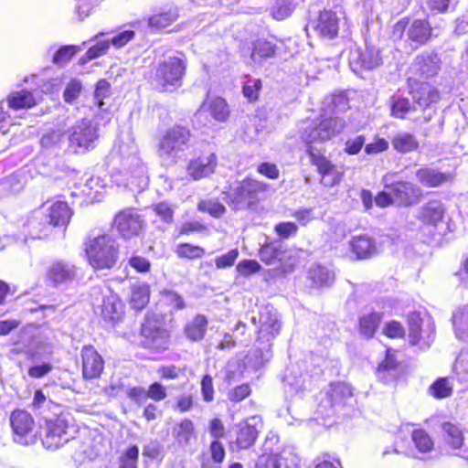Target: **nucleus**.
<instances>
[{
  "instance_id": "f257e3e1",
  "label": "nucleus",
  "mask_w": 468,
  "mask_h": 468,
  "mask_svg": "<svg viewBox=\"0 0 468 468\" xmlns=\"http://www.w3.org/2000/svg\"><path fill=\"white\" fill-rule=\"evenodd\" d=\"M346 122L339 117H329L313 121L301 133V139L308 145L307 154L313 165L317 167L321 175V183L330 187L339 184L344 176L341 166L334 165L324 155L314 153L312 144L323 143L340 133Z\"/></svg>"
},
{
  "instance_id": "f03ea898",
  "label": "nucleus",
  "mask_w": 468,
  "mask_h": 468,
  "mask_svg": "<svg viewBox=\"0 0 468 468\" xmlns=\"http://www.w3.org/2000/svg\"><path fill=\"white\" fill-rule=\"evenodd\" d=\"M40 424V439L48 450H57L69 442L76 431L72 417L62 410L44 415Z\"/></svg>"
},
{
  "instance_id": "7ed1b4c3",
  "label": "nucleus",
  "mask_w": 468,
  "mask_h": 468,
  "mask_svg": "<svg viewBox=\"0 0 468 468\" xmlns=\"http://www.w3.org/2000/svg\"><path fill=\"white\" fill-rule=\"evenodd\" d=\"M192 139L193 135L187 127L175 124L160 135L156 146L157 155L165 164L174 165L191 147Z\"/></svg>"
},
{
  "instance_id": "20e7f679",
  "label": "nucleus",
  "mask_w": 468,
  "mask_h": 468,
  "mask_svg": "<svg viewBox=\"0 0 468 468\" xmlns=\"http://www.w3.org/2000/svg\"><path fill=\"white\" fill-rule=\"evenodd\" d=\"M269 187L263 182L247 177L224 191L223 199L233 210L248 209L266 197Z\"/></svg>"
},
{
  "instance_id": "39448f33",
  "label": "nucleus",
  "mask_w": 468,
  "mask_h": 468,
  "mask_svg": "<svg viewBox=\"0 0 468 468\" xmlns=\"http://www.w3.org/2000/svg\"><path fill=\"white\" fill-rule=\"evenodd\" d=\"M86 255L90 266L96 270L112 269L118 258V245L110 235H100L85 243Z\"/></svg>"
},
{
  "instance_id": "423d86ee",
  "label": "nucleus",
  "mask_w": 468,
  "mask_h": 468,
  "mask_svg": "<svg viewBox=\"0 0 468 468\" xmlns=\"http://www.w3.org/2000/svg\"><path fill=\"white\" fill-rule=\"evenodd\" d=\"M98 139V125L91 120L81 119L77 121L68 131L66 151L71 154L86 153L95 147Z\"/></svg>"
},
{
  "instance_id": "0eeeda50",
  "label": "nucleus",
  "mask_w": 468,
  "mask_h": 468,
  "mask_svg": "<svg viewBox=\"0 0 468 468\" xmlns=\"http://www.w3.org/2000/svg\"><path fill=\"white\" fill-rule=\"evenodd\" d=\"M186 72V61L183 58L171 56L161 62L155 73V80L165 90L181 86Z\"/></svg>"
},
{
  "instance_id": "6e6552de",
  "label": "nucleus",
  "mask_w": 468,
  "mask_h": 468,
  "mask_svg": "<svg viewBox=\"0 0 468 468\" xmlns=\"http://www.w3.org/2000/svg\"><path fill=\"white\" fill-rule=\"evenodd\" d=\"M409 338L412 346L429 348L434 340L435 327L431 320L424 322L420 314L412 313L408 318Z\"/></svg>"
},
{
  "instance_id": "1a4fd4ad",
  "label": "nucleus",
  "mask_w": 468,
  "mask_h": 468,
  "mask_svg": "<svg viewBox=\"0 0 468 468\" xmlns=\"http://www.w3.org/2000/svg\"><path fill=\"white\" fill-rule=\"evenodd\" d=\"M251 322L254 324H260L258 341L271 346V342L280 334L282 326L276 310L271 306H265L260 312L259 318L253 316Z\"/></svg>"
},
{
  "instance_id": "9d476101",
  "label": "nucleus",
  "mask_w": 468,
  "mask_h": 468,
  "mask_svg": "<svg viewBox=\"0 0 468 468\" xmlns=\"http://www.w3.org/2000/svg\"><path fill=\"white\" fill-rule=\"evenodd\" d=\"M10 423L14 432V440L22 445L33 444L36 441L34 434L35 421L26 410H16L10 416Z\"/></svg>"
},
{
  "instance_id": "9b49d317",
  "label": "nucleus",
  "mask_w": 468,
  "mask_h": 468,
  "mask_svg": "<svg viewBox=\"0 0 468 468\" xmlns=\"http://www.w3.org/2000/svg\"><path fill=\"white\" fill-rule=\"evenodd\" d=\"M392 176L390 174L385 175L382 182L386 188L390 189L395 204L408 207L418 202L421 195L420 187L410 182L393 183Z\"/></svg>"
},
{
  "instance_id": "f8f14e48",
  "label": "nucleus",
  "mask_w": 468,
  "mask_h": 468,
  "mask_svg": "<svg viewBox=\"0 0 468 468\" xmlns=\"http://www.w3.org/2000/svg\"><path fill=\"white\" fill-rule=\"evenodd\" d=\"M381 63L379 50L374 47H367L364 50L356 48L349 53V64L356 72L361 69H373Z\"/></svg>"
},
{
  "instance_id": "ddd939ff",
  "label": "nucleus",
  "mask_w": 468,
  "mask_h": 468,
  "mask_svg": "<svg viewBox=\"0 0 468 468\" xmlns=\"http://www.w3.org/2000/svg\"><path fill=\"white\" fill-rule=\"evenodd\" d=\"M114 224L123 238L130 239L139 235L144 226V221L137 211L127 209L116 215Z\"/></svg>"
},
{
  "instance_id": "4468645a",
  "label": "nucleus",
  "mask_w": 468,
  "mask_h": 468,
  "mask_svg": "<svg viewBox=\"0 0 468 468\" xmlns=\"http://www.w3.org/2000/svg\"><path fill=\"white\" fill-rule=\"evenodd\" d=\"M218 157L214 153L192 158L186 165V174L194 181L207 177L215 172Z\"/></svg>"
},
{
  "instance_id": "2eb2a0df",
  "label": "nucleus",
  "mask_w": 468,
  "mask_h": 468,
  "mask_svg": "<svg viewBox=\"0 0 468 468\" xmlns=\"http://www.w3.org/2000/svg\"><path fill=\"white\" fill-rule=\"evenodd\" d=\"M82 377L84 379L98 378L104 368L102 356L92 346H85L81 349Z\"/></svg>"
},
{
  "instance_id": "dca6fc26",
  "label": "nucleus",
  "mask_w": 468,
  "mask_h": 468,
  "mask_svg": "<svg viewBox=\"0 0 468 468\" xmlns=\"http://www.w3.org/2000/svg\"><path fill=\"white\" fill-rule=\"evenodd\" d=\"M142 335L145 339L144 345L149 348L160 350L167 347L168 333L156 321L146 319L142 326Z\"/></svg>"
},
{
  "instance_id": "f3484780",
  "label": "nucleus",
  "mask_w": 468,
  "mask_h": 468,
  "mask_svg": "<svg viewBox=\"0 0 468 468\" xmlns=\"http://www.w3.org/2000/svg\"><path fill=\"white\" fill-rule=\"evenodd\" d=\"M410 93L414 101L413 111L425 110L440 98L438 90L428 82H421L417 84L415 88L412 87Z\"/></svg>"
},
{
  "instance_id": "a211bd4d",
  "label": "nucleus",
  "mask_w": 468,
  "mask_h": 468,
  "mask_svg": "<svg viewBox=\"0 0 468 468\" xmlns=\"http://www.w3.org/2000/svg\"><path fill=\"white\" fill-rule=\"evenodd\" d=\"M441 65V58L433 52H424L416 57L412 69L420 78L428 79L435 76Z\"/></svg>"
},
{
  "instance_id": "6ab92c4d",
  "label": "nucleus",
  "mask_w": 468,
  "mask_h": 468,
  "mask_svg": "<svg viewBox=\"0 0 468 468\" xmlns=\"http://www.w3.org/2000/svg\"><path fill=\"white\" fill-rule=\"evenodd\" d=\"M260 422L257 417H251L237 426L235 443L239 449H248L252 446L258 437L257 425Z\"/></svg>"
},
{
  "instance_id": "aec40b11",
  "label": "nucleus",
  "mask_w": 468,
  "mask_h": 468,
  "mask_svg": "<svg viewBox=\"0 0 468 468\" xmlns=\"http://www.w3.org/2000/svg\"><path fill=\"white\" fill-rule=\"evenodd\" d=\"M314 29L321 37L332 39L337 36L339 30V18L331 10L320 12Z\"/></svg>"
},
{
  "instance_id": "412c9836",
  "label": "nucleus",
  "mask_w": 468,
  "mask_h": 468,
  "mask_svg": "<svg viewBox=\"0 0 468 468\" xmlns=\"http://www.w3.org/2000/svg\"><path fill=\"white\" fill-rule=\"evenodd\" d=\"M431 27L425 19L413 20L408 29L407 37L414 48L426 44L431 37Z\"/></svg>"
},
{
  "instance_id": "4be33fe9",
  "label": "nucleus",
  "mask_w": 468,
  "mask_h": 468,
  "mask_svg": "<svg viewBox=\"0 0 468 468\" xmlns=\"http://www.w3.org/2000/svg\"><path fill=\"white\" fill-rule=\"evenodd\" d=\"M445 208L439 200H431L420 207L418 218L428 225H436L443 218Z\"/></svg>"
},
{
  "instance_id": "5701e85b",
  "label": "nucleus",
  "mask_w": 468,
  "mask_h": 468,
  "mask_svg": "<svg viewBox=\"0 0 468 468\" xmlns=\"http://www.w3.org/2000/svg\"><path fill=\"white\" fill-rule=\"evenodd\" d=\"M76 277L75 267L71 264L58 261L53 263L48 272V278L54 284L66 283L73 281Z\"/></svg>"
},
{
  "instance_id": "b1692460",
  "label": "nucleus",
  "mask_w": 468,
  "mask_h": 468,
  "mask_svg": "<svg viewBox=\"0 0 468 468\" xmlns=\"http://www.w3.org/2000/svg\"><path fill=\"white\" fill-rule=\"evenodd\" d=\"M350 246L356 258L360 260L370 258L377 253L376 242L367 235L354 237Z\"/></svg>"
},
{
  "instance_id": "393cba45",
  "label": "nucleus",
  "mask_w": 468,
  "mask_h": 468,
  "mask_svg": "<svg viewBox=\"0 0 468 468\" xmlns=\"http://www.w3.org/2000/svg\"><path fill=\"white\" fill-rule=\"evenodd\" d=\"M391 144L395 151L399 154L415 152L420 147L417 137L408 132H399L391 139Z\"/></svg>"
},
{
  "instance_id": "a878e982",
  "label": "nucleus",
  "mask_w": 468,
  "mask_h": 468,
  "mask_svg": "<svg viewBox=\"0 0 468 468\" xmlns=\"http://www.w3.org/2000/svg\"><path fill=\"white\" fill-rule=\"evenodd\" d=\"M416 176L420 183L428 187H436L450 179L449 174H443L429 167L419 169L416 172Z\"/></svg>"
},
{
  "instance_id": "bb28decb",
  "label": "nucleus",
  "mask_w": 468,
  "mask_h": 468,
  "mask_svg": "<svg viewBox=\"0 0 468 468\" xmlns=\"http://www.w3.org/2000/svg\"><path fill=\"white\" fill-rule=\"evenodd\" d=\"M49 224L53 226H65L71 218V211L68 204L63 201H57L48 208Z\"/></svg>"
},
{
  "instance_id": "cd10ccee",
  "label": "nucleus",
  "mask_w": 468,
  "mask_h": 468,
  "mask_svg": "<svg viewBox=\"0 0 468 468\" xmlns=\"http://www.w3.org/2000/svg\"><path fill=\"white\" fill-rule=\"evenodd\" d=\"M122 303L115 294H110L103 298L101 315L105 320L117 321L122 314Z\"/></svg>"
},
{
  "instance_id": "c85d7f7f",
  "label": "nucleus",
  "mask_w": 468,
  "mask_h": 468,
  "mask_svg": "<svg viewBox=\"0 0 468 468\" xmlns=\"http://www.w3.org/2000/svg\"><path fill=\"white\" fill-rule=\"evenodd\" d=\"M7 105L13 110L27 109L37 104L34 94L27 90L11 93L7 99Z\"/></svg>"
},
{
  "instance_id": "c756f323",
  "label": "nucleus",
  "mask_w": 468,
  "mask_h": 468,
  "mask_svg": "<svg viewBox=\"0 0 468 468\" xmlns=\"http://www.w3.org/2000/svg\"><path fill=\"white\" fill-rule=\"evenodd\" d=\"M207 327V319L203 314H197L185 327L186 336L191 341H200L204 338Z\"/></svg>"
},
{
  "instance_id": "7c9ffc66",
  "label": "nucleus",
  "mask_w": 468,
  "mask_h": 468,
  "mask_svg": "<svg viewBox=\"0 0 468 468\" xmlns=\"http://www.w3.org/2000/svg\"><path fill=\"white\" fill-rule=\"evenodd\" d=\"M308 278L316 287L330 286L335 281V272L327 267L314 265L309 270Z\"/></svg>"
},
{
  "instance_id": "2f4dec72",
  "label": "nucleus",
  "mask_w": 468,
  "mask_h": 468,
  "mask_svg": "<svg viewBox=\"0 0 468 468\" xmlns=\"http://www.w3.org/2000/svg\"><path fill=\"white\" fill-rule=\"evenodd\" d=\"M351 387L343 382L331 384L327 391V399L332 406L340 405L345 402L346 399L352 397Z\"/></svg>"
},
{
  "instance_id": "473e14b6",
  "label": "nucleus",
  "mask_w": 468,
  "mask_h": 468,
  "mask_svg": "<svg viewBox=\"0 0 468 468\" xmlns=\"http://www.w3.org/2000/svg\"><path fill=\"white\" fill-rule=\"evenodd\" d=\"M275 53V44L265 39H259L253 43L251 59L254 62H261L262 59L272 58Z\"/></svg>"
},
{
  "instance_id": "72a5a7b5",
  "label": "nucleus",
  "mask_w": 468,
  "mask_h": 468,
  "mask_svg": "<svg viewBox=\"0 0 468 468\" xmlns=\"http://www.w3.org/2000/svg\"><path fill=\"white\" fill-rule=\"evenodd\" d=\"M285 253L281 245L265 244L260 250V258L268 265H275L284 259Z\"/></svg>"
},
{
  "instance_id": "f704fd0d",
  "label": "nucleus",
  "mask_w": 468,
  "mask_h": 468,
  "mask_svg": "<svg viewBox=\"0 0 468 468\" xmlns=\"http://www.w3.org/2000/svg\"><path fill=\"white\" fill-rule=\"evenodd\" d=\"M74 452L72 454V458L74 462L78 464H82L86 461H90L94 459L98 452L91 446L90 441H74Z\"/></svg>"
},
{
  "instance_id": "c9c22d12",
  "label": "nucleus",
  "mask_w": 468,
  "mask_h": 468,
  "mask_svg": "<svg viewBox=\"0 0 468 468\" xmlns=\"http://www.w3.org/2000/svg\"><path fill=\"white\" fill-rule=\"evenodd\" d=\"M24 188V182L19 175L14 174L0 181V198L19 193Z\"/></svg>"
},
{
  "instance_id": "e433bc0d",
  "label": "nucleus",
  "mask_w": 468,
  "mask_h": 468,
  "mask_svg": "<svg viewBox=\"0 0 468 468\" xmlns=\"http://www.w3.org/2000/svg\"><path fill=\"white\" fill-rule=\"evenodd\" d=\"M445 441L454 449H459L463 445V434L459 427L451 423L444 422L441 425Z\"/></svg>"
},
{
  "instance_id": "4c0bfd02",
  "label": "nucleus",
  "mask_w": 468,
  "mask_h": 468,
  "mask_svg": "<svg viewBox=\"0 0 468 468\" xmlns=\"http://www.w3.org/2000/svg\"><path fill=\"white\" fill-rule=\"evenodd\" d=\"M452 323L456 337L466 339L468 337V306L460 308L453 314Z\"/></svg>"
},
{
  "instance_id": "58836bf2",
  "label": "nucleus",
  "mask_w": 468,
  "mask_h": 468,
  "mask_svg": "<svg viewBox=\"0 0 468 468\" xmlns=\"http://www.w3.org/2000/svg\"><path fill=\"white\" fill-rule=\"evenodd\" d=\"M452 390L453 385L449 378H440L429 388L430 394L438 399L451 397Z\"/></svg>"
},
{
  "instance_id": "ea45409f",
  "label": "nucleus",
  "mask_w": 468,
  "mask_h": 468,
  "mask_svg": "<svg viewBox=\"0 0 468 468\" xmlns=\"http://www.w3.org/2000/svg\"><path fill=\"white\" fill-rule=\"evenodd\" d=\"M208 110L213 119L218 122H224L229 117L228 103L221 97L213 99L208 103Z\"/></svg>"
},
{
  "instance_id": "a19ab883",
  "label": "nucleus",
  "mask_w": 468,
  "mask_h": 468,
  "mask_svg": "<svg viewBox=\"0 0 468 468\" xmlns=\"http://www.w3.org/2000/svg\"><path fill=\"white\" fill-rule=\"evenodd\" d=\"M150 291L146 284L134 285L132 288L131 304L136 310L143 309L149 302Z\"/></svg>"
},
{
  "instance_id": "79ce46f5",
  "label": "nucleus",
  "mask_w": 468,
  "mask_h": 468,
  "mask_svg": "<svg viewBox=\"0 0 468 468\" xmlns=\"http://www.w3.org/2000/svg\"><path fill=\"white\" fill-rule=\"evenodd\" d=\"M177 16V11L176 9H170L168 11L152 16L148 20V25L154 29L165 28L175 22Z\"/></svg>"
},
{
  "instance_id": "37998d69",
  "label": "nucleus",
  "mask_w": 468,
  "mask_h": 468,
  "mask_svg": "<svg viewBox=\"0 0 468 468\" xmlns=\"http://www.w3.org/2000/svg\"><path fill=\"white\" fill-rule=\"evenodd\" d=\"M110 83L105 80H101L96 85L94 91V101L98 108L101 111H106L108 108V102L106 100L110 99L111 95Z\"/></svg>"
},
{
  "instance_id": "c03bdc74",
  "label": "nucleus",
  "mask_w": 468,
  "mask_h": 468,
  "mask_svg": "<svg viewBox=\"0 0 468 468\" xmlns=\"http://www.w3.org/2000/svg\"><path fill=\"white\" fill-rule=\"evenodd\" d=\"M194 431L193 421L185 419L174 428V435L179 443L187 444L194 434Z\"/></svg>"
},
{
  "instance_id": "a18cd8bd",
  "label": "nucleus",
  "mask_w": 468,
  "mask_h": 468,
  "mask_svg": "<svg viewBox=\"0 0 468 468\" xmlns=\"http://www.w3.org/2000/svg\"><path fill=\"white\" fill-rule=\"evenodd\" d=\"M381 316L377 313H372L360 318V332L366 337H372L380 323Z\"/></svg>"
},
{
  "instance_id": "49530a36",
  "label": "nucleus",
  "mask_w": 468,
  "mask_h": 468,
  "mask_svg": "<svg viewBox=\"0 0 468 468\" xmlns=\"http://www.w3.org/2000/svg\"><path fill=\"white\" fill-rule=\"evenodd\" d=\"M32 405L37 410H43L42 411H40V414H43V416L46 415V410H49L51 414L61 410L60 405L56 404L49 399H47L42 390L39 389L35 392Z\"/></svg>"
},
{
  "instance_id": "de8ad7c7",
  "label": "nucleus",
  "mask_w": 468,
  "mask_h": 468,
  "mask_svg": "<svg viewBox=\"0 0 468 468\" xmlns=\"http://www.w3.org/2000/svg\"><path fill=\"white\" fill-rule=\"evenodd\" d=\"M412 441L420 452H429L433 449V441L423 430H415L412 432Z\"/></svg>"
},
{
  "instance_id": "09e8293b",
  "label": "nucleus",
  "mask_w": 468,
  "mask_h": 468,
  "mask_svg": "<svg viewBox=\"0 0 468 468\" xmlns=\"http://www.w3.org/2000/svg\"><path fill=\"white\" fill-rule=\"evenodd\" d=\"M176 252L180 258L193 260L201 258L205 254V250L199 246L183 243L177 246Z\"/></svg>"
},
{
  "instance_id": "8fccbe9b",
  "label": "nucleus",
  "mask_w": 468,
  "mask_h": 468,
  "mask_svg": "<svg viewBox=\"0 0 468 468\" xmlns=\"http://www.w3.org/2000/svg\"><path fill=\"white\" fill-rule=\"evenodd\" d=\"M413 111V105L408 99L398 98L394 99L391 103V114L392 116L399 119H403L407 113Z\"/></svg>"
},
{
  "instance_id": "3c124183",
  "label": "nucleus",
  "mask_w": 468,
  "mask_h": 468,
  "mask_svg": "<svg viewBox=\"0 0 468 468\" xmlns=\"http://www.w3.org/2000/svg\"><path fill=\"white\" fill-rule=\"evenodd\" d=\"M139 449L133 445L129 447L120 458V468H137Z\"/></svg>"
},
{
  "instance_id": "603ef678",
  "label": "nucleus",
  "mask_w": 468,
  "mask_h": 468,
  "mask_svg": "<svg viewBox=\"0 0 468 468\" xmlns=\"http://www.w3.org/2000/svg\"><path fill=\"white\" fill-rule=\"evenodd\" d=\"M200 211L207 212L215 218H220L225 214V207L216 200H203L198 203Z\"/></svg>"
},
{
  "instance_id": "864d4df0",
  "label": "nucleus",
  "mask_w": 468,
  "mask_h": 468,
  "mask_svg": "<svg viewBox=\"0 0 468 468\" xmlns=\"http://www.w3.org/2000/svg\"><path fill=\"white\" fill-rule=\"evenodd\" d=\"M64 134L60 131H51L49 133H45L41 138V145L44 148H56L61 147V144L63 141Z\"/></svg>"
},
{
  "instance_id": "5fc2aeb1",
  "label": "nucleus",
  "mask_w": 468,
  "mask_h": 468,
  "mask_svg": "<svg viewBox=\"0 0 468 468\" xmlns=\"http://www.w3.org/2000/svg\"><path fill=\"white\" fill-rule=\"evenodd\" d=\"M110 45L109 40L98 41L94 46L88 49L85 56L81 58L80 60L85 62L104 55L108 51Z\"/></svg>"
},
{
  "instance_id": "6e6d98bb",
  "label": "nucleus",
  "mask_w": 468,
  "mask_h": 468,
  "mask_svg": "<svg viewBox=\"0 0 468 468\" xmlns=\"http://www.w3.org/2000/svg\"><path fill=\"white\" fill-rule=\"evenodd\" d=\"M152 210L165 223H171L174 217V209L166 202H160L152 206Z\"/></svg>"
},
{
  "instance_id": "4d7b16f0",
  "label": "nucleus",
  "mask_w": 468,
  "mask_h": 468,
  "mask_svg": "<svg viewBox=\"0 0 468 468\" xmlns=\"http://www.w3.org/2000/svg\"><path fill=\"white\" fill-rule=\"evenodd\" d=\"M80 50L78 46H63L54 55L53 62L55 64H64L68 62Z\"/></svg>"
},
{
  "instance_id": "13d9d810",
  "label": "nucleus",
  "mask_w": 468,
  "mask_h": 468,
  "mask_svg": "<svg viewBox=\"0 0 468 468\" xmlns=\"http://www.w3.org/2000/svg\"><path fill=\"white\" fill-rule=\"evenodd\" d=\"M82 90L81 82L78 80H71L66 86L63 98L66 102L72 103L80 96Z\"/></svg>"
},
{
  "instance_id": "bf43d9fd",
  "label": "nucleus",
  "mask_w": 468,
  "mask_h": 468,
  "mask_svg": "<svg viewBox=\"0 0 468 468\" xmlns=\"http://www.w3.org/2000/svg\"><path fill=\"white\" fill-rule=\"evenodd\" d=\"M256 468H282V457L278 454H263L259 457Z\"/></svg>"
},
{
  "instance_id": "052dcab7",
  "label": "nucleus",
  "mask_w": 468,
  "mask_h": 468,
  "mask_svg": "<svg viewBox=\"0 0 468 468\" xmlns=\"http://www.w3.org/2000/svg\"><path fill=\"white\" fill-rule=\"evenodd\" d=\"M261 87V81L259 79H249L243 86V94L250 101H255L258 98L259 90Z\"/></svg>"
},
{
  "instance_id": "680f3d73",
  "label": "nucleus",
  "mask_w": 468,
  "mask_h": 468,
  "mask_svg": "<svg viewBox=\"0 0 468 468\" xmlns=\"http://www.w3.org/2000/svg\"><path fill=\"white\" fill-rule=\"evenodd\" d=\"M250 388L248 384H242L235 387L228 393V398L233 402H239L250 394Z\"/></svg>"
},
{
  "instance_id": "e2e57ef3",
  "label": "nucleus",
  "mask_w": 468,
  "mask_h": 468,
  "mask_svg": "<svg viewBox=\"0 0 468 468\" xmlns=\"http://www.w3.org/2000/svg\"><path fill=\"white\" fill-rule=\"evenodd\" d=\"M135 37V32L132 29H127L122 32H120L116 36H114L111 40L110 44L113 47L120 48L124 47L128 42L133 40Z\"/></svg>"
},
{
  "instance_id": "0e129e2a",
  "label": "nucleus",
  "mask_w": 468,
  "mask_h": 468,
  "mask_svg": "<svg viewBox=\"0 0 468 468\" xmlns=\"http://www.w3.org/2000/svg\"><path fill=\"white\" fill-rule=\"evenodd\" d=\"M397 365H398L397 361H396L394 356L391 354L390 349H388L386 358L378 366V377L382 378L381 374L384 372H388V374L393 376V374L391 372L396 369Z\"/></svg>"
},
{
  "instance_id": "69168bd1",
  "label": "nucleus",
  "mask_w": 468,
  "mask_h": 468,
  "mask_svg": "<svg viewBox=\"0 0 468 468\" xmlns=\"http://www.w3.org/2000/svg\"><path fill=\"white\" fill-rule=\"evenodd\" d=\"M239 256L238 250H231L228 253L221 255L215 260V263L218 269H224L230 267L235 263Z\"/></svg>"
},
{
  "instance_id": "338daca9",
  "label": "nucleus",
  "mask_w": 468,
  "mask_h": 468,
  "mask_svg": "<svg viewBox=\"0 0 468 468\" xmlns=\"http://www.w3.org/2000/svg\"><path fill=\"white\" fill-rule=\"evenodd\" d=\"M147 391L148 399L155 401L163 400L166 398V388L159 382H154L149 386Z\"/></svg>"
},
{
  "instance_id": "774afa93",
  "label": "nucleus",
  "mask_w": 468,
  "mask_h": 468,
  "mask_svg": "<svg viewBox=\"0 0 468 468\" xmlns=\"http://www.w3.org/2000/svg\"><path fill=\"white\" fill-rule=\"evenodd\" d=\"M298 230L296 224L292 222H282L275 226V231L283 239H288L292 235H295Z\"/></svg>"
}]
</instances>
